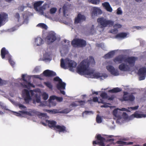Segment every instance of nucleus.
I'll use <instances>...</instances> for the list:
<instances>
[{
  "instance_id": "1a4fd4ad",
  "label": "nucleus",
  "mask_w": 146,
  "mask_h": 146,
  "mask_svg": "<svg viewBox=\"0 0 146 146\" xmlns=\"http://www.w3.org/2000/svg\"><path fill=\"white\" fill-rule=\"evenodd\" d=\"M138 74L139 76V80H144L146 75V68L143 67L140 68L138 70Z\"/></svg>"
},
{
  "instance_id": "7ed1b4c3",
  "label": "nucleus",
  "mask_w": 146,
  "mask_h": 146,
  "mask_svg": "<svg viewBox=\"0 0 146 146\" xmlns=\"http://www.w3.org/2000/svg\"><path fill=\"white\" fill-rule=\"evenodd\" d=\"M97 21L100 24V27L102 29V31H103L105 27L108 26H112L114 24L113 21L110 20H107L103 17L98 18Z\"/></svg>"
},
{
  "instance_id": "f257e3e1",
  "label": "nucleus",
  "mask_w": 146,
  "mask_h": 146,
  "mask_svg": "<svg viewBox=\"0 0 146 146\" xmlns=\"http://www.w3.org/2000/svg\"><path fill=\"white\" fill-rule=\"evenodd\" d=\"M90 63L95 64L94 58L90 56L89 60L84 59L82 61L76 68L77 72L80 75L85 74L91 76L92 78L98 79L106 76L99 72L94 73V70L90 69L89 66Z\"/></svg>"
},
{
  "instance_id": "58836bf2",
  "label": "nucleus",
  "mask_w": 146,
  "mask_h": 146,
  "mask_svg": "<svg viewBox=\"0 0 146 146\" xmlns=\"http://www.w3.org/2000/svg\"><path fill=\"white\" fill-rule=\"evenodd\" d=\"M63 13L64 16H65L66 14V11L67 10V7L65 5H64L62 8Z\"/></svg>"
},
{
  "instance_id": "c03bdc74",
  "label": "nucleus",
  "mask_w": 146,
  "mask_h": 146,
  "mask_svg": "<svg viewBox=\"0 0 146 146\" xmlns=\"http://www.w3.org/2000/svg\"><path fill=\"white\" fill-rule=\"evenodd\" d=\"M17 106L21 109H25L26 108V106L21 104H18Z\"/></svg>"
},
{
  "instance_id": "5701e85b",
  "label": "nucleus",
  "mask_w": 146,
  "mask_h": 146,
  "mask_svg": "<svg viewBox=\"0 0 146 146\" xmlns=\"http://www.w3.org/2000/svg\"><path fill=\"white\" fill-rule=\"evenodd\" d=\"M127 35V33L121 32L117 34L115 36V38H116L123 39L126 38Z\"/></svg>"
},
{
  "instance_id": "7c9ffc66",
  "label": "nucleus",
  "mask_w": 146,
  "mask_h": 146,
  "mask_svg": "<svg viewBox=\"0 0 146 146\" xmlns=\"http://www.w3.org/2000/svg\"><path fill=\"white\" fill-rule=\"evenodd\" d=\"M121 91V89L118 87L114 88L113 89L109 91V92L112 93H115L119 92Z\"/></svg>"
},
{
  "instance_id": "c756f323",
  "label": "nucleus",
  "mask_w": 146,
  "mask_h": 146,
  "mask_svg": "<svg viewBox=\"0 0 146 146\" xmlns=\"http://www.w3.org/2000/svg\"><path fill=\"white\" fill-rule=\"evenodd\" d=\"M43 2L44 1H39L35 2L34 4L35 9L36 10H37L38 7L40 6Z\"/></svg>"
},
{
  "instance_id": "f704fd0d",
  "label": "nucleus",
  "mask_w": 146,
  "mask_h": 146,
  "mask_svg": "<svg viewBox=\"0 0 146 146\" xmlns=\"http://www.w3.org/2000/svg\"><path fill=\"white\" fill-rule=\"evenodd\" d=\"M88 1L90 3L95 5L98 4L100 2V0H88Z\"/></svg>"
},
{
  "instance_id": "79ce46f5",
  "label": "nucleus",
  "mask_w": 146,
  "mask_h": 146,
  "mask_svg": "<svg viewBox=\"0 0 146 146\" xmlns=\"http://www.w3.org/2000/svg\"><path fill=\"white\" fill-rule=\"evenodd\" d=\"M47 111L49 112H52L53 113L55 114L58 112V110H48Z\"/></svg>"
},
{
  "instance_id": "423d86ee",
  "label": "nucleus",
  "mask_w": 146,
  "mask_h": 146,
  "mask_svg": "<svg viewBox=\"0 0 146 146\" xmlns=\"http://www.w3.org/2000/svg\"><path fill=\"white\" fill-rule=\"evenodd\" d=\"M22 93L23 95L25 96L24 100L25 102L27 103H28L29 102V100L31 99L30 93H31L32 97L33 96L34 94L33 90H31L29 91L26 89L23 90L22 92Z\"/></svg>"
},
{
  "instance_id": "4c0bfd02",
  "label": "nucleus",
  "mask_w": 146,
  "mask_h": 146,
  "mask_svg": "<svg viewBox=\"0 0 146 146\" xmlns=\"http://www.w3.org/2000/svg\"><path fill=\"white\" fill-rule=\"evenodd\" d=\"M96 121L98 123H100L102 122V119L101 117L98 115L96 117Z\"/></svg>"
},
{
  "instance_id": "a878e982",
  "label": "nucleus",
  "mask_w": 146,
  "mask_h": 146,
  "mask_svg": "<svg viewBox=\"0 0 146 146\" xmlns=\"http://www.w3.org/2000/svg\"><path fill=\"white\" fill-rule=\"evenodd\" d=\"M116 143L119 144L120 146H122L126 145H132L133 143V142H127L121 141H118L116 142Z\"/></svg>"
},
{
  "instance_id": "09e8293b",
  "label": "nucleus",
  "mask_w": 146,
  "mask_h": 146,
  "mask_svg": "<svg viewBox=\"0 0 146 146\" xmlns=\"http://www.w3.org/2000/svg\"><path fill=\"white\" fill-rule=\"evenodd\" d=\"M36 101L37 103H39L40 102V97H37V95H36Z\"/></svg>"
},
{
  "instance_id": "4468645a",
  "label": "nucleus",
  "mask_w": 146,
  "mask_h": 146,
  "mask_svg": "<svg viewBox=\"0 0 146 146\" xmlns=\"http://www.w3.org/2000/svg\"><path fill=\"white\" fill-rule=\"evenodd\" d=\"M125 57L123 55H119L115 57L113 59V61L114 62L119 64H121L123 62H124Z\"/></svg>"
},
{
  "instance_id": "a19ab883",
  "label": "nucleus",
  "mask_w": 146,
  "mask_h": 146,
  "mask_svg": "<svg viewBox=\"0 0 146 146\" xmlns=\"http://www.w3.org/2000/svg\"><path fill=\"white\" fill-rule=\"evenodd\" d=\"M42 96L43 97V99L44 100H47L48 98V95L46 93H43Z\"/></svg>"
},
{
  "instance_id": "f8f14e48",
  "label": "nucleus",
  "mask_w": 146,
  "mask_h": 146,
  "mask_svg": "<svg viewBox=\"0 0 146 146\" xmlns=\"http://www.w3.org/2000/svg\"><path fill=\"white\" fill-rule=\"evenodd\" d=\"M146 117V115L143 114H139L138 113L137 111H135L133 114L129 116V120H132L134 118H137L145 117Z\"/></svg>"
},
{
  "instance_id": "c9c22d12",
  "label": "nucleus",
  "mask_w": 146,
  "mask_h": 146,
  "mask_svg": "<svg viewBox=\"0 0 146 146\" xmlns=\"http://www.w3.org/2000/svg\"><path fill=\"white\" fill-rule=\"evenodd\" d=\"M100 96L102 99H107L108 98V96L107 93L105 92L102 93Z\"/></svg>"
},
{
  "instance_id": "72a5a7b5",
  "label": "nucleus",
  "mask_w": 146,
  "mask_h": 146,
  "mask_svg": "<svg viewBox=\"0 0 146 146\" xmlns=\"http://www.w3.org/2000/svg\"><path fill=\"white\" fill-rule=\"evenodd\" d=\"M44 84L49 89H52V86L50 82H44Z\"/></svg>"
},
{
  "instance_id": "6e6d98bb",
  "label": "nucleus",
  "mask_w": 146,
  "mask_h": 146,
  "mask_svg": "<svg viewBox=\"0 0 146 146\" xmlns=\"http://www.w3.org/2000/svg\"><path fill=\"white\" fill-rule=\"evenodd\" d=\"M114 98V96L113 95L111 96V97H109L108 96L107 99L108 100H113Z\"/></svg>"
},
{
  "instance_id": "864d4df0",
  "label": "nucleus",
  "mask_w": 146,
  "mask_h": 146,
  "mask_svg": "<svg viewBox=\"0 0 146 146\" xmlns=\"http://www.w3.org/2000/svg\"><path fill=\"white\" fill-rule=\"evenodd\" d=\"M98 99L97 97H94L93 98V101L95 102H100V101H98Z\"/></svg>"
},
{
  "instance_id": "bf43d9fd",
  "label": "nucleus",
  "mask_w": 146,
  "mask_h": 146,
  "mask_svg": "<svg viewBox=\"0 0 146 146\" xmlns=\"http://www.w3.org/2000/svg\"><path fill=\"white\" fill-rule=\"evenodd\" d=\"M70 111V110L68 109H65L62 111L63 113H68Z\"/></svg>"
},
{
  "instance_id": "ea45409f",
  "label": "nucleus",
  "mask_w": 146,
  "mask_h": 146,
  "mask_svg": "<svg viewBox=\"0 0 146 146\" xmlns=\"http://www.w3.org/2000/svg\"><path fill=\"white\" fill-rule=\"evenodd\" d=\"M57 10L56 8L55 7H53L51 8L50 10V14H54L55 13Z\"/></svg>"
},
{
  "instance_id": "bb28decb",
  "label": "nucleus",
  "mask_w": 146,
  "mask_h": 146,
  "mask_svg": "<svg viewBox=\"0 0 146 146\" xmlns=\"http://www.w3.org/2000/svg\"><path fill=\"white\" fill-rule=\"evenodd\" d=\"M115 52L114 51H112L106 54L104 57L106 59L111 58L113 56Z\"/></svg>"
},
{
  "instance_id": "dca6fc26",
  "label": "nucleus",
  "mask_w": 146,
  "mask_h": 146,
  "mask_svg": "<svg viewBox=\"0 0 146 146\" xmlns=\"http://www.w3.org/2000/svg\"><path fill=\"white\" fill-rule=\"evenodd\" d=\"M43 74L45 76L49 77L54 76L56 75L55 72L49 70H45L43 72Z\"/></svg>"
},
{
  "instance_id": "412c9836",
  "label": "nucleus",
  "mask_w": 146,
  "mask_h": 146,
  "mask_svg": "<svg viewBox=\"0 0 146 146\" xmlns=\"http://www.w3.org/2000/svg\"><path fill=\"white\" fill-rule=\"evenodd\" d=\"M135 99V97L132 94H129L126 97H124V101H129L132 102Z\"/></svg>"
},
{
  "instance_id": "8fccbe9b",
  "label": "nucleus",
  "mask_w": 146,
  "mask_h": 146,
  "mask_svg": "<svg viewBox=\"0 0 146 146\" xmlns=\"http://www.w3.org/2000/svg\"><path fill=\"white\" fill-rule=\"evenodd\" d=\"M139 107L138 106H136L134 107H131L130 108H128V109H131L132 110H135L137 109Z\"/></svg>"
},
{
  "instance_id": "3c124183",
  "label": "nucleus",
  "mask_w": 146,
  "mask_h": 146,
  "mask_svg": "<svg viewBox=\"0 0 146 146\" xmlns=\"http://www.w3.org/2000/svg\"><path fill=\"white\" fill-rule=\"evenodd\" d=\"M15 17L17 18L18 20V21H19V19L20 18V15L18 13H17L15 16Z\"/></svg>"
},
{
  "instance_id": "2f4dec72",
  "label": "nucleus",
  "mask_w": 146,
  "mask_h": 146,
  "mask_svg": "<svg viewBox=\"0 0 146 146\" xmlns=\"http://www.w3.org/2000/svg\"><path fill=\"white\" fill-rule=\"evenodd\" d=\"M98 103H101L104 104L103 105L101 106V108H107L109 107L108 104H110L109 103H105L104 102V101L102 99H100V102H98Z\"/></svg>"
},
{
  "instance_id": "69168bd1",
  "label": "nucleus",
  "mask_w": 146,
  "mask_h": 146,
  "mask_svg": "<svg viewBox=\"0 0 146 146\" xmlns=\"http://www.w3.org/2000/svg\"><path fill=\"white\" fill-rule=\"evenodd\" d=\"M15 115L17 116H21V114L20 113L15 112Z\"/></svg>"
},
{
  "instance_id": "39448f33",
  "label": "nucleus",
  "mask_w": 146,
  "mask_h": 146,
  "mask_svg": "<svg viewBox=\"0 0 146 146\" xmlns=\"http://www.w3.org/2000/svg\"><path fill=\"white\" fill-rule=\"evenodd\" d=\"M71 44L73 46H76L83 47L86 46V43L85 40L83 39L76 38L72 41Z\"/></svg>"
},
{
  "instance_id": "f03ea898",
  "label": "nucleus",
  "mask_w": 146,
  "mask_h": 146,
  "mask_svg": "<svg viewBox=\"0 0 146 146\" xmlns=\"http://www.w3.org/2000/svg\"><path fill=\"white\" fill-rule=\"evenodd\" d=\"M77 65L76 62L68 58H66L64 60L62 58L60 60V66L64 69H67L68 67L69 68L70 70L72 71L73 68H76Z\"/></svg>"
},
{
  "instance_id": "37998d69",
  "label": "nucleus",
  "mask_w": 146,
  "mask_h": 146,
  "mask_svg": "<svg viewBox=\"0 0 146 146\" xmlns=\"http://www.w3.org/2000/svg\"><path fill=\"white\" fill-rule=\"evenodd\" d=\"M7 82L4 80H3L0 78V86H2L6 84Z\"/></svg>"
},
{
  "instance_id": "603ef678",
  "label": "nucleus",
  "mask_w": 146,
  "mask_h": 146,
  "mask_svg": "<svg viewBox=\"0 0 146 146\" xmlns=\"http://www.w3.org/2000/svg\"><path fill=\"white\" fill-rule=\"evenodd\" d=\"M56 98V100L58 102H61L63 100V98L62 97L57 96Z\"/></svg>"
},
{
  "instance_id": "338daca9",
  "label": "nucleus",
  "mask_w": 146,
  "mask_h": 146,
  "mask_svg": "<svg viewBox=\"0 0 146 146\" xmlns=\"http://www.w3.org/2000/svg\"><path fill=\"white\" fill-rule=\"evenodd\" d=\"M38 71H39L38 68L37 67L35 68L34 69V71L35 72H38Z\"/></svg>"
},
{
  "instance_id": "6e6552de",
  "label": "nucleus",
  "mask_w": 146,
  "mask_h": 146,
  "mask_svg": "<svg viewBox=\"0 0 146 146\" xmlns=\"http://www.w3.org/2000/svg\"><path fill=\"white\" fill-rule=\"evenodd\" d=\"M136 58L134 56L129 57L126 58L124 60V62L128 64L130 66L133 67L134 66Z\"/></svg>"
},
{
  "instance_id": "cd10ccee",
  "label": "nucleus",
  "mask_w": 146,
  "mask_h": 146,
  "mask_svg": "<svg viewBox=\"0 0 146 146\" xmlns=\"http://www.w3.org/2000/svg\"><path fill=\"white\" fill-rule=\"evenodd\" d=\"M43 41L41 38L40 37L37 38L35 39V42L37 46H40L43 43Z\"/></svg>"
},
{
  "instance_id": "6ab92c4d",
  "label": "nucleus",
  "mask_w": 146,
  "mask_h": 146,
  "mask_svg": "<svg viewBox=\"0 0 146 146\" xmlns=\"http://www.w3.org/2000/svg\"><path fill=\"white\" fill-rule=\"evenodd\" d=\"M1 57L2 59L4 58L5 56H7V55H8V57H9V55H10L9 54L8 51L6 49L5 47H3L1 49Z\"/></svg>"
},
{
  "instance_id": "473e14b6",
  "label": "nucleus",
  "mask_w": 146,
  "mask_h": 146,
  "mask_svg": "<svg viewBox=\"0 0 146 146\" xmlns=\"http://www.w3.org/2000/svg\"><path fill=\"white\" fill-rule=\"evenodd\" d=\"M37 26L45 29H47V25L43 23H39L37 25Z\"/></svg>"
},
{
  "instance_id": "b1692460",
  "label": "nucleus",
  "mask_w": 146,
  "mask_h": 146,
  "mask_svg": "<svg viewBox=\"0 0 146 146\" xmlns=\"http://www.w3.org/2000/svg\"><path fill=\"white\" fill-rule=\"evenodd\" d=\"M7 17V14L6 13H4L0 14V27L1 26L3 22L5 21Z\"/></svg>"
},
{
  "instance_id": "5fc2aeb1",
  "label": "nucleus",
  "mask_w": 146,
  "mask_h": 146,
  "mask_svg": "<svg viewBox=\"0 0 146 146\" xmlns=\"http://www.w3.org/2000/svg\"><path fill=\"white\" fill-rule=\"evenodd\" d=\"M119 110L122 111H125L129 112H130V111L129 110V109H127L125 108H122L121 109H119Z\"/></svg>"
},
{
  "instance_id": "20e7f679",
  "label": "nucleus",
  "mask_w": 146,
  "mask_h": 146,
  "mask_svg": "<svg viewBox=\"0 0 146 146\" xmlns=\"http://www.w3.org/2000/svg\"><path fill=\"white\" fill-rule=\"evenodd\" d=\"M19 112L22 114H26L29 116L37 115L39 117H46L47 116L46 113H41L35 110H31L29 111H19Z\"/></svg>"
},
{
  "instance_id": "680f3d73",
  "label": "nucleus",
  "mask_w": 146,
  "mask_h": 146,
  "mask_svg": "<svg viewBox=\"0 0 146 146\" xmlns=\"http://www.w3.org/2000/svg\"><path fill=\"white\" fill-rule=\"evenodd\" d=\"M25 74H22V79L23 81H25V82H27V80L26 79H25Z\"/></svg>"
},
{
  "instance_id": "774afa93",
  "label": "nucleus",
  "mask_w": 146,
  "mask_h": 146,
  "mask_svg": "<svg viewBox=\"0 0 146 146\" xmlns=\"http://www.w3.org/2000/svg\"><path fill=\"white\" fill-rule=\"evenodd\" d=\"M114 141V139H108L107 140V142H113Z\"/></svg>"
},
{
  "instance_id": "a18cd8bd",
  "label": "nucleus",
  "mask_w": 146,
  "mask_h": 146,
  "mask_svg": "<svg viewBox=\"0 0 146 146\" xmlns=\"http://www.w3.org/2000/svg\"><path fill=\"white\" fill-rule=\"evenodd\" d=\"M57 96H50V97L49 99V101H50L52 100H56V99L57 98Z\"/></svg>"
},
{
  "instance_id": "2eb2a0df",
  "label": "nucleus",
  "mask_w": 146,
  "mask_h": 146,
  "mask_svg": "<svg viewBox=\"0 0 146 146\" xmlns=\"http://www.w3.org/2000/svg\"><path fill=\"white\" fill-rule=\"evenodd\" d=\"M102 13V11L100 9L94 7L91 13V16L92 18H94L97 15L101 14Z\"/></svg>"
},
{
  "instance_id": "de8ad7c7",
  "label": "nucleus",
  "mask_w": 146,
  "mask_h": 146,
  "mask_svg": "<svg viewBox=\"0 0 146 146\" xmlns=\"http://www.w3.org/2000/svg\"><path fill=\"white\" fill-rule=\"evenodd\" d=\"M122 13V12L121 9V8L120 7L118 8L117 9V14L118 15L121 14Z\"/></svg>"
},
{
  "instance_id": "49530a36",
  "label": "nucleus",
  "mask_w": 146,
  "mask_h": 146,
  "mask_svg": "<svg viewBox=\"0 0 146 146\" xmlns=\"http://www.w3.org/2000/svg\"><path fill=\"white\" fill-rule=\"evenodd\" d=\"M53 80L54 81H58L59 82L62 81L61 79H60L59 77L57 76L55 77L54 78Z\"/></svg>"
},
{
  "instance_id": "0eeeda50",
  "label": "nucleus",
  "mask_w": 146,
  "mask_h": 146,
  "mask_svg": "<svg viewBox=\"0 0 146 146\" xmlns=\"http://www.w3.org/2000/svg\"><path fill=\"white\" fill-rule=\"evenodd\" d=\"M96 138L98 141H94L93 142V145H99L100 146H106L104 142L105 141V138L102 137L100 134H98L96 135Z\"/></svg>"
},
{
  "instance_id": "4be33fe9",
  "label": "nucleus",
  "mask_w": 146,
  "mask_h": 146,
  "mask_svg": "<svg viewBox=\"0 0 146 146\" xmlns=\"http://www.w3.org/2000/svg\"><path fill=\"white\" fill-rule=\"evenodd\" d=\"M66 86V84L63 82L62 81L58 82V83L56 85V87L57 89L59 90L62 89L64 90L65 89Z\"/></svg>"
},
{
  "instance_id": "13d9d810",
  "label": "nucleus",
  "mask_w": 146,
  "mask_h": 146,
  "mask_svg": "<svg viewBox=\"0 0 146 146\" xmlns=\"http://www.w3.org/2000/svg\"><path fill=\"white\" fill-rule=\"evenodd\" d=\"M129 94L127 92H123V95L122 98L123 100L124 99V97H126Z\"/></svg>"
},
{
  "instance_id": "c85d7f7f",
  "label": "nucleus",
  "mask_w": 146,
  "mask_h": 146,
  "mask_svg": "<svg viewBox=\"0 0 146 146\" xmlns=\"http://www.w3.org/2000/svg\"><path fill=\"white\" fill-rule=\"evenodd\" d=\"M76 102H78L81 105H83L85 103V101L80 100L75 102H73L70 104V106L72 107H76L78 105L76 103Z\"/></svg>"
},
{
  "instance_id": "052dcab7",
  "label": "nucleus",
  "mask_w": 146,
  "mask_h": 146,
  "mask_svg": "<svg viewBox=\"0 0 146 146\" xmlns=\"http://www.w3.org/2000/svg\"><path fill=\"white\" fill-rule=\"evenodd\" d=\"M122 115L125 118H127L128 117V115L125 112H123L122 114Z\"/></svg>"
},
{
  "instance_id": "e2e57ef3",
  "label": "nucleus",
  "mask_w": 146,
  "mask_h": 146,
  "mask_svg": "<svg viewBox=\"0 0 146 146\" xmlns=\"http://www.w3.org/2000/svg\"><path fill=\"white\" fill-rule=\"evenodd\" d=\"M118 30L117 29H113L111 30V33H117V32Z\"/></svg>"
},
{
  "instance_id": "f3484780",
  "label": "nucleus",
  "mask_w": 146,
  "mask_h": 146,
  "mask_svg": "<svg viewBox=\"0 0 146 146\" xmlns=\"http://www.w3.org/2000/svg\"><path fill=\"white\" fill-rule=\"evenodd\" d=\"M55 128V130L59 132H66L67 131L66 127L64 125H56Z\"/></svg>"
},
{
  "instance_id": "9b49d317",
  "label": "nucleus",
  "mask_w": 146,
  "mask_h": 146,
  "mask_svg": "<svg viewBox=\"0 0 146 146\" xmlns=\"http://www.w3.org/2000/svg\"><path fill=\"white\" fill-rule=\"evenodd\" d=\"M56 39V36L54 34L52 33L49 34L46 37V40L48 44L53 42Z\"/></svg>"
},
{
  "instance_id": "4d7b16f0",
  "label": "nucleus",
  "mask_w": 146,
  "mask_h": 146,
  "mask_svg": "<svg viewBox=\"0 0 146 146\" xmlns=\"http://www.w3.org/2000/svg\"><path fill=\"white\" fill-rule=\"evenodd\" d=\"M90 32L92 34H93L95 32V31L94 29V26L93 25H92V27L91 29Z\"/></svg>"
},
{
  "instance_id": "aec40b11",
  "label": "nucleus",
  "mask_w": 146,
  "mask_h": 146,
  "mask_svg": "<svg viewBox=\"0 0 146 146\" xmlns=\"http://www.w3.org/2000/svg\"><path fill=\"white\" fill-rule=\"evenodd\" d=\"M102 5L104 7L106 10L108 11L111 12L112 9L110 6L109 3L107 2H104L102 3Z\"/></svg>"
},
{
  "instance_id": "393cba45",
  "label": "nucleus",
  "mask_w": 146,
  "mask_h": 146,
  "mask_svg": "<svg viewBox=\"0 0 146 146\" xmlns=\"http://www.w3.org/2000/svg\"><path fill=\"white\" fill-rule=\"evenodd\" d=\"M128 66L124 63H121L119 66V69L121 71H127L128 70Z\"/></svg>"
},
{
  "instance_id": "e433bc0d",
  "label": "nucleus",
  "mask_w": 146,
  "mask_h": 146,
  "mask_svg": "<svg viewBox=\"0 0 146 146\" xmlns=\"http://www.w3.org/2000/svg\"><path fill=\"white\" fill-rule=\"evenodd\" d=\"M9 62L11 66H13L15 64V62L12 60L11 56L9 55V57L8 58Z\"/></svg>"
},
{
  "instance_id": "9d476101",
  "label": "nucleus",
  "mask_w": 146,
  "mask_h": 146,
  "mask_svg": "<svg viewBox=\"0 0 146 146\" xmlns=\"http://www.w3.org/2000/svg\"><path fill=\"white\" fill-rule=\"evenodd\" d=\"M86 20V17L84 15L80 13H78L77 17L75 19L74 23L76 24L81 23L83 21H85Z\"/></svg>"
},
{
  "instance_id": "a211bd4d",
  "label": "nucleus",
  "mask_w": 146,
  "mask_h": 146,
  "mask_svg": "<svg viewBox=\"0 0 146 146\" xmlns=\"http://www.w3.org/2000/svg\"><path fill=\"white\" fill-rule=\"evenodd\" d=\"M46 123L48 124V126L51 129L53 128L54 129L56 126V122L54 120H45Z\"/></svg>"
},
{
  "instance_id": "0e129e2a",
  "label": "nucleus",
  "mask_w": 146,
  "mask_h": 146,
  "mask_svg": "<svg viewBox=\"0 0 146 146\" xmlns=\"http://www.w3.org/2000/svg\"><path fill=\"white\" fill-rule=\"evenodd\" d=\"M117 110H116V109H114L113 111V114L114 115H115L116 113H117Z\"/></svg>"
},
{
  "instance_id": "ddd939ff",
  "label": "nucleus",
  "mask_w": 146,
  "mask_h": 146,
  "mask_svg": "<svg viewBox=\"0 0 146 146\" xmlns=\"http://www.w3.org/2000/svg\"><path fill=\"white\" fill-rule=\"evenodd\" d=\"M106 69L111 73L114 76H117L119 74L117 70H115L114 67L111 65L106 66Z\"/></svg>"
}]
</instances>
